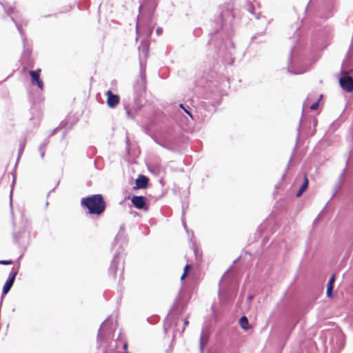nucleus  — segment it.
<instances>
[{"mask_svg": "<svg viewBox=\"0 0 353 353\" xmlns=\"http://www.w3.org/2000/svg\"><path fill=\"white\" fill-rule=\"evenodd\" d=\"M157 6V0H144L139 6V15L137 17L136 31L142 32L149 37L153 31L152 25V14Z\"/></svg>", "mask_w": 353, "mask_h": 353, "instance_id": "1", "label": "nucleus"}, {"mask_svg": "<svg viewBox=\"0 0 353 353\" xmlns=\"http://www.w3.org/2000/svg\"><path fill=\"white\" fill-rule=\"evenodd\" d=\"M114 245L119 244V249L114 254L112 260L111 261L110 268L108 269V274L113 278L115 277L117 271L120 272V280L123 279V272L124 269L123 263H121L122 255L121 252L123 250V245L126 243V234L125 232V226L121 225L119 231L117 233L114 239Z\"/></svg>", "mask_w": 353, "mask_h": 353, "instance_id": "2", "label": "nucleus"}, {"mask_svg": "<svg viewBox=\"0 0 353 353\" xmlns=\"http://www.w3.org/2000/svg\"><path fill=\"white\" fill-rule=\"evenodd\" d=\"M309 66L304 59L299 46H294L291 49L288 59V72L293 74H303L307 71Z\"/></svg>", "mask_w": 353, "mask_h": 353, "instance_id": "3", "label": "nucleus"}, {"mask_svg": "<svg viewBox=\"0 0 353 353\" xmlns=\"http://www.w3.org/2000/svg\"><path fill=\"white\" fill-rule=\"evenodd\" d=\"M81 204L86 208L90 214H101L105 209V202L101 194H97L81 199Z\"/></svg>", "mask_w": 353, "mask_h": 353, "instance_id": "4", "label": "nucleus"}, {"mask_svg": "<svg viewBox=\"0 0 353 353\" xmlns=\"http://www.w3.org/2000/svg\"><path fill=\"white\" fill-rule=\"evenodd\" d=\"M233 17L232 11L229 8L223 9L218 17L217 19L210 21V25L212 27L214 28V31L213 32H210V35L211 36L210 40L208 43H213L214 46H216L217 43L215 41L214 34L218 33V32L222 28L224 21L230 19Z\"/></svg>", "mask_w": 353, "mask_h": 353, "instance_id": "5", "label": "nucleus"}, {"mask_svg": "<svg viewBox=\"0 0 353 353\" xmlns=\"http://www.w3.org/2000/svg\"><path fill=\"white\" fill-rule=\"evenodd\" d=\"M225 279L223 277L219 283L220 288L219 292V297L220 301L223 303H226L228 302L231 301L235 296L234 290L232 289L226 290L224 289Z\"/></svg>", "mask_w": 353, "mask_h": 353, "instance_id": "6", "label": "nucleus"}, {"mask_svg": "<svg viewBox=\"0 0 353 353\" xmlns=\"http://www.w3.org/2000/svg\"><path fill=\"white\" fill-rule=\"evenodd\" d=\"M19 272V267H13L11 270V272L9 274L8 279L6 281L3 290H2V296L6 295L8 293L10 290L11 289L13 283L14 282V279L16 278L17 274Z\"/></svg>", "mask_w": 353, "mask_h": 353, "instance_id": "7", "label": "nucleus"}, {"mask_svg": "<svg viewBox=\"0 0 353 353\" xmlns=\"http://www.w3.org/2000/svg\"><path fill=\"white\" fill-rule=\"evenodd\" d=\"M12 21L14 23L19 32L20 33L23 46H26V39L25 37L24 32L23 30V26H26L28 25V20L26 19H22L18 15H15V17H11Z\"/></svg>", "mask_w": 353, "mask_h": 353, "instance_id": "8", "label": "nucleus"}, {"mask_svg": "<svg viewBox=\"0 0 353 353\" xmlns=\"http://www.w3.org/2000/svg\"><path fill=\"white\" fill-rule=\"evenodd\" d=\"M339 83L341 87L347 92L353 91V79L345 74L344 76L339 79Z\"/></svg>", "mask_w": 353, "mask_h": 353, "instance_id": "9", "label": "nucleus"}, {"mask_svg": "<svg viewBox=\"0 0 353 353\" xmlns=\"http://www.w3.org/2000/svg\"><path fill=\"white\" fill-rule=\"evenodd\" d=\"M140 66H141L140 75H139L140 79L138 81L137 84L135 85V89L137 91L141 92V91H145V90L146 88V75H145V69L143 68V62L141 60L140 61Z\"/></svg>", "mask_w": 353, "mask_h": 353, "instance_id": "10", "label": "nucleus"}, {"mask_svg": "<svg viewBox=\"0 0 353 353\" xmlns=\"http://www.w3.org/2000/svg\"><path fill=\"white\" fill-rule=\"evenodd\" d=\"M40 72L41 70H30L29 74L31 77L32 84L37 85L41 90H43L44 85L42 80L40 79Z\"/></svg>", "mask_w": 353, "mask_h": 353, "instance_id": "11", "label": "nucleus"}, {"mask_svg": "<svg viewBox=\"0 0 353 353\" xmlns=\"http://www.w3.org/2000/svg\"><path fill=\"white\" fill-rule=\"evenodd\" d=\"M131 202L139 210H146L148 209L145 198L143 196H133L131 199Z\"/></svg>", "mask_w": 353, "mask_h": 353, "instance_id": "12", "label": "nucleus"}, {"mask_svg": "<svg viewBox=\"0 0 353 353\" xmlns=\"http://www.w3.org/2000/svg\"><path fill=\"white\" fill-rule=\"evenodd\" d=\"M113 330L112 324L110 320V318H108L101 325L99 332H98V339H101L103 338V332H110Z\"/></svg>", "mask_w": 353, "mask_h": 353, "instance_id": "13", "label": "nucleus"}, {"mask_svg": "<svg viewBox=\"0 0 353 353\" xmlns=\"http://www.w3.org/2000/svg\"><path fill=\"white\" fill-rule=\"evenodd\" d=\"M105 94L108 97V105L111 108H115L119 104L120 101L119 95L113 94V92L111 90H108Z\"/></svg>", "mask_w": 353, "mask_h": 353, "instance_id": "14", "label": "nucleus"}, {"mask_svg": "<svg viewBox=\"0 0 353 353\" xmlns=\"http://www.w3.org/2000/svg\"><path fill=\"white\" fill-rule=\"evenodd\" d=\"M209 332L207 330H202L201 336H200V340H199V346H200V351L201 353L203 352V348L204 345L208 343V339H209Z\"/></svg>", "mask_w": 353, "mask_h": 353, "instance_id": "15", "label": "nucleus"}, {"mask_svg": "<svg viewBox=\"0 0 353 353\" xmlns=\"http://www.w3.org/2000/svg\"><path fill=\"white\" fill-rule=\"evenodd\" d=\"M139 56L147 59L149 54V44L148 41L145 40L141 41V46L139 47Z\"/></svg>", "mask_w": 353, "mask_h": 353, "instance_id": "16", "label": "nucleus"}, {"mask_svg": "<svg viewBox=\"0 0 353 353\" xmlns=\"http://www.w3.org/2000/svg\"><path fill=\"white\" fill-rule=\"evenodd\" d=\"M148 183V179L143 175H139L136 179V185L138 188H145Z\"/></svg>", "mask_w": 353, "mask_h": 353, "instance_id": "17", "label": "nucleus"}, {"mask_svg": "<svg viewBox=\"0 0 353 353\" xmlns=\"http://www.w3.org/2000/svg\"><path fill=\"white\" fill-rule=\"evenodd\" d=\"M335 281V275L333 274L329 279V281L327 284V296L329 298L332 297V292L334 288V283Z\"/></svg>", "mask_w": 353, "mask_h": 353, "instance_id": "18", "label": "nucleus"}, {"mask_svg": "<svg viewBox=\"0 0 353 353\" xmlns=\"http://www.w3.org/2000/svg\"><path fill=\"white\" fill-rule=\"evenodd\" d=\"M124 109H125V110L126 112V114H127L128 118H129V119H134L137 113L141 109V106L139 105V106L136 107L134 108V110L132 111L130 108L129 105H124Z\"/></svg>", "mask_w": 353, "mask_h": 353, "instance_id": "19", "label": "nucleus"}, {"mask_svg": "<svg viewBox=\"0 0 353 353\" xmlns=\"http://www.w3.org/2000/svg\"><path fill=\"white\" fill-rule=\"evenodd\" d=\"M307 185H308V179H307L306 174H305L304 175V182L302 184V185L300 187L296 196L297 197H299L303 194V192L306 190V188H307Z\"/></svg>", "mask_w": 353, "mask_h": 353, "instance_id": "20", "label": "nucleus"}, {"mask_svg": "<svg viewBox=\"0 0 353 353\" xmlns=\"http://www.w3.org/2000/svg\"><path fill=\"white\" fill-rule=\"evenodd\" d=\"M48 143L49 141L48 139H45L44 141L42 143H41V145L39 147V151L42 159L45 156L46 148L48 145Z\"/></svg>", "mask_w": 353, "mask_h": 353, "instance_id": "21", "label": "nucleus"}, {"mask_svg": "<svg viewBox=\"0 0 353 353\" xmlns=\"http://www.w3.org/2000/svg\"><path fill=\"white\" fill-rule=\"evenodd\" d=\"M239 323H240V325L242 327V329H243L245 330H249V328H250L249 323H248V320L246 316H243L239 320Z\"/></svg>", "mask_w": 353, "mask_h": 353, "instance_id": "22", "label": "nucleus"}, {"mask_svg": "<svg viewBox=\"0 0 353 353\" xmlns=\"http://www.w3.org/2000/svg\"><path fill=\"white\" fill-rule=\"evenodd\" d=\"M323 97V95L322 94H320L319 96V99L317 101H316L314 103H313L312 104H311L309 108L310 110H316L318 108H319V101L322 99Z\"/></svg>", "mask_w": 353, "mask_h": 353, "instance_id": "23", "label": "nucleus"}, {"mask_svg": "<svg viewBox=\"0 0 353 353\" xmlns=\"http://www.w3.org/2000/svg\"><path fill=\"white\" fill-rule=\"evenodd\" d=\"M26 139H24L23 140H22L20 142L19 149V157H20L21 155V154L23 153V150H24L25 146H26Z\"/></svg>", "mask_w": 353, "mask_h": 353, "instance_id": "24", "label": "nucleus"}, {"mask_svg": "<svg viewBox=\"0 0 353 353\" xmlns=\"http://www.w3.org/2000/svg\"><path fill=\"white\" fill-rule=\"evenodd\" d=\"M179 108H181L186 114H188L191 118H192V115L191 114L190 112V108L188 107H185L183 105V104L182 103H180L179 105Z\"/></svg>", "mask_w": 353, "mask_h": 353, "instance_id": "25", "label": "nucleus"}, {"mask_svg": "<svg viewBox=\"0 0 353 353\" xmlns=\"http://www.w3.org/2000/svg\"><path fill=\"white\" fill-rule=\"evenodd\" d=\"M193 251L196 257V260H201V254L199 252V250L195 247L194 245H192Z\"/></svg>", "mask_w": 353, "mask_h": 353, "instance_id": "26", "label": "nucleus"}, {"mask_svg": "<svg viewBox=\"0 0 353 353\" xmlns=\"http://www.w3.org/2000/svg\"><path fill=\"white\" fill-rule=\"evenodd\" d=\"M191 268V265H189V264H186L185 268H184V272L183 273V274L181 275V280H183L185 279V277L187 275V272L188 270Z\"/></svg>", "mask_w": 353, "mask_h": 353, "instance_id": "27", "label": "nucleus"}, {"mask_svg": "<svg viewBox=\"0 0 353 353\" xmlns=\"http://www.w3.org/2000/svg\"><path fill=\"white\" fill-rule=\"evenodd\" d=\"M313 96V94H309L307 97L306 98L305 101L303 103V108H307L309 106V101L311 99V97Z\"/></svg>", "mask_w": 353, "mask_h": 353, "instance_id": "28", "label": "nucleus"}, {"mask_svg": "<svg viewBox=\"0 0 353 353\" xmlns=\"http://www.w3.org/2000/svg\"><path fill=\"white\" fill-rule=\"evenodd\" d=\"M169 318L167 317L165 320V322H164V330H165V332L166 333L168 332V330L169 328Z\"/></svg>", "mask_w": 353, "mask_h": 353, "instance_id": "29", "label": "nucleus"}, {"mask_svg": "<svg viewBox=\"0 0 353 353\" xmlns=\"http://www.w3.org/2000/svg\"><path fill=\"white\" fill-rule=\"evenodd\" d=\"M6 12L8 14H17V12L15 11V8H12V7H10L8 9L6 10Z\"/></svg>", "mask_w": 353, "mask_h": 353, "instance_id": "30", "label": "nucleus"}, {"mask_svg": "<svg viewBox=\"0 0 353 353\" xmlns=\"http://www.w3.org/2000/svg\"><path fill=\"white\" fill-rule=\"evenodd\" d=\"M12 263V261L11 260H0V264L1 265H10Z\"/></svg>", "mask_w": 353, "mask_h": 353, "instance_id": "31", "label": "nucleus"}, {"mask_svg": "<svg viewBox=\"0 0 353 353\" xmlns=\"http://www.w3.org/2000/svg\"><path fill=\"white\" fill-rule=\"evenodd\" d=\"M248 10L249 11V12H250L251 14H254V7H253V5L249 3L248 5Z\"/></svg>", "mask_w": 353, "mask_h": 353, "instance_id": "32", "label": "nucleus"}, {"mask_svg": "<svg viewBox=\"0 0 353 353\" xmlns=\"http://www.w3.org/2000/svg\"><path fill=\"white\" fill-rule=\"evenodd\" d=\"M302 125H303V120H302V119H301V121H300V123H299V128H298V135H297V139H299V134H300V128H301Z\"/></svg>", "mask_w": 353, "mask_h": 353, "instance_id": "33", "label": "nucleus"}, {"mask_svg": "<svg viewBox=\"0 0 353 353\" xmlns=\"http://www.w3.org/2000/svg\"><path fill=\"white\" fill-rule=\"evenodd\" d=\"M156 32L158 35H160L163 32V29L161 28H158Z\"/></svg>", "mask_w": 353, "mask_h": 353, "instance_id": "34", "label": "nucleus"}, {"mask_svg": "<svg viewBox=\"0 0 353 353\" xmlns=\"http://www.w3.org/2000/svg\"><path fill=\"white\" fill-rule=\"evenodd\" d=\"M14 241H15L16 242H19V236L17 234H14Z\"/></svg>", "mask_w": 353, "mask_h": 353, "instance_id": "35", "label": "nucleus"}, {"mask_svg": "<svg viewBox=\"0 0 353 353\" xmlns=\"http://www.w3.org/2000/svg\"><path fill=\"white\" fill-rule=\"evenodd\" d=\"M188 321L187 319H185V321H184V326H183V327L182 329V332L184 331L185 327L186 325H188Z\"/></svg>", "mask_w": 353, "mask_h": 353, "instance_id": "36", "label": "nucleus"}, {"mask_svg": "<svg viewBox=\"0 0 353 353\" xmlns=\"http://www.w3.org/2000/svg\"><path fill=\"white\" fill-rule=\"evenodd\" d=\"M12 188L11 189L10 197V206L12 207Z\"/></svg>", "mask_w": 353, "mask_h": 353, "instance_id": "37", "label": "nucleus"}, {"mask_svg": "<svg viewBox=\"0 0 353 353\" xmlns=\"http://www.w3.org/2000/svg\"><path fill=\"white\" fill-rule=\"evenodd\" d=\"M127 348H128V343L125 342L123 344V349L127 350Z\"/></svg>", "mask_w": 353, "mask_h": 353, "instance_id": "38", "label": "nucleus"}, {"mask_svg": "<svg viewBox=\"0 0 353 353\" xmlns=\"http://www.w3.org/2000/svg\"><path fill=\"white\" fill-rule=\"evenodd\" d=\"M183 227L185 228V229L186 230L187 232H188V230H187V227H186V224L185 222H183Z\"/></svg>", "mask_w": 353, "mask_h": 353, "instance_id": "39", "label": "nucleus"}, {"mask_svg": "<svg viewBox=\"0 0 353 353\" xmlns=\"http://www.w3.org/2000/svg\"><path fill=\"white\" fill-rule=\"evenodd\" d=\"M57 130H58V128L54 129V130L52 131V134H54Z\"/></svg>", "mask_w": 353, "mask_h": 353, "instance_id": "40", "label": "nucleus"}, {"mask_svg": "<svg viewBox=\"0 0 353 353\" xmlns=\"http://www.w3.org/2000/svg\"><path fill=\"white\" fill-rule=\"evenodd\" d=\"M314 126L316 125V120H314Z\"/></svg>", "mask_w": 353, "mask_h": 353, "instance_id": "41", "label": "nucleus"}, {"mask_svg": "<svg viewBox=\"0 0 353 353\" xmlns=\"http://www.w3.org/2000/svg\"><path fill=\"white\" fill-rule=\"evenodd\" d=\"M253 299V296H252V295H251V296H249V299H250V300H251V299Z\"/></svg>", "mask_w": 353, "mask_h": 353, "instance_id": "42", "label": "nucleus"}, {"mask_svg": "<svg viewBox=\"0 0 353 353\" xmlns=\"http://www.w3.org/2000/svg\"><path fill=\"white\" fill-rule=\"evenodd\" d=\"M298 29L296 30L295 34H297Z\"/></svg>", "mask_w": 353, "mask_h": 353, "instance_id": "43", "label": "nucleus"}, {"mask_svg": "<svg viewBox=\"0 0 353 353\" xmlns=\"http://www.w3.org/2000/svg\"><path fill=\"white\" fill-rule=\"evenodd\" d=\"M14 182H15V178L13 179V181H12L13 184L14 183Z\"/></svg>", "mask_w": 353, "mask_h": 353, "instance_id": "44", "label": "nucleus"}, {"mask_svg": "<svg viewBox=\"0 0 353 353\" xmlns=\"http://www.w3.org/2000/svg\"><path fill=\"white\" fill-rule=\"evenodd\" d=\"M123 353H130V352H128V351H125V352H124Z\"/></svg>", "mask_w": 353, "mask_h": 353, "instance_id": "45", "label": "nucleus"}]
</instances>
